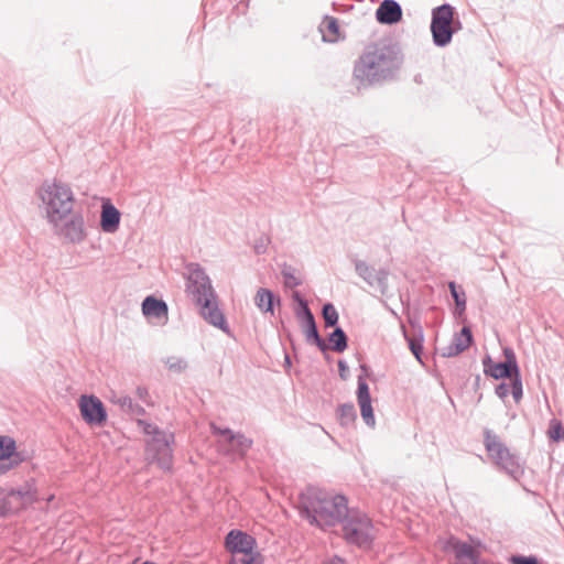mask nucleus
<instances>
[{"label":"nucleus","instance_id":"obj_11","mask_svg":"<svg viewBox=\"0 0 564 564\" xmlns=\"http://www.w3.org/2000/svg\"><path fill=\"white\" fill-rule=\"evenodd\" d=\"M503 354L506 357L503 362L496 364L489 356L484 359V371L487 376L495 379H502L511 378L516 372H518L519 367L513 350L511 348H505Z\"/></svg>","mask_w":564,"mask_h":564},{"label":"nucleus","instance_id":"obj_28","mask_svg":"<svg viewBox=\"0 0 564 564\" xmlns=\"http://www.w3.org/2000/svg\"><path fill=\"white\" fill-rule=\"evenodd\" d=\"M323 318L326 327L335 326L338 322V313L335 306L327 303L323 306Z\"/></svg>","mask_w":564,"mask_h":564},{"label":"nucleus","instance_id":"obj_16","mask_svg":"<svg viewBox=\"0 0 564 564\" xmlns=\"http://www.w3.org/2000/svg\"><path fill=\"white\" fill-rule=\"evenodd\" d=\"M197 305L200 306V314L206 322L229 334V326L221 310L218 307L216 295L208 297L207 305L205 303H198Z\"/></svg>","mask_w":564,"mask_h":564},{"label":"nucleus","instance_id":"obj_1","mask_svg":"<svg viewBox=\"0 0 564 564\" xmlns=\"http://www.w3.org/2000/svg\"><path fill=\"white\" fill-rule=\"evenodd\" d=\"M39 208L53 234L62 241L80 245L88 237L82 212L75 210L76 197L72 187L58 180L45 181L36 189Z\"/></svg>","mask_w":564,"mask_h":564},{"label":"nucleus","instance_id":"obj_19","mask_svg":"<svg viewBox=\"0 0 564 564\" xmlns=\"http://www.w3.org/2000/svg\"><path fill=\"white\" fill-rule=\"evenodd\" d=\"M121 214L110 202L101 205L100 227L106 234H115L120 226Z\"/></svg>","mask_w":564,"mask_h":564},{"label":"nucleus","instance_id":"obj_36","mask_svg":"<svg viewBox=\"0 0 564 564\" xmlns=\"http://www.w3.org/2000/svg\"><path fill=\"white\" fill-rule=\"evenodd\" d=\"M449 289H451V294L452 296L454 297L455 300V303L457 305L458 308H460L462 311H464L466 308V300H465V294L462 293V295L457 292L456 290V285L454 282H451L449 283Z\"/></svg>","mask_w":564,"mask_h":564},{"label":"nucleus","instance_id":"obj_10","mask_svg":"<svg viewBox=\"0 0 564 564\" xmlns=\"http://www.w3.org/2000/svg\"><path fill=\"white\" fill-rule=\"evenodd\" d=\"M213 431L224 437L221 447L232 459L242 458L252 445L250 438L240 433L234 434L229 429L221 430L213 425Z\"/></svg>","mask_w":564,"mask_h":564},{"label":"nucleus","instance_id":"obj_7","mask_svg":"<svg viewBox=\"0 0 564 564\" xmlns=\"http://www.w3.org/2000/svg\"><path fill=\"white\" fill-rule=\"evenodd\" d=\"M186 291L193 301L208 304V297L215 294L209 276L205 270L196 263L187 265Z\"/></svg>","mask_w":564,"mask_h":564},{"label":"nucleus","instance_id":"obj_24","mask_svg":"<svg viewBox=\"0 0 564 564\" xmlns=\"http://www.w3.org/2000/svg\"><path fill=\"white\" fill-rule=\"evenodd\" d=\"M321 31L323 33L324 41L335 42L339 36L337 20L333 17H325L321 24Z\"/></svg>","mask_w":564,"mask_h":564},{"label":"nucleus","instance_id":"obj_38","mask_svg":"<svg viewBox=\"0 0 564 564\" xmlns=\"http://www.w3.org/2000/svg\"><path fill=\"white\" fill-rule=\"evenodd\" d=\"M243 556L241 558V563L242 564H260V555L259 553L256 551V549L249 551V552H245V553H241Z\"/></svg>","mask_w":564,"mask_h":564},{"label":"nucleus","instance_id":"obj_34","mask_svg":"<svg viewBox=\"0 0 564 564\" xmlns=\"http://www.w3.org/2000/svg\"><path fill=\"white\" fill-rule=\"evenodd\" d=\"M282 275L285 280V284L290 288H294L301 284V280L294 275L293 269L291 267H285L282 270Z\"/></svg>","mask_w":564,"mask_h":564},{"label":"nucleus","instance_id":"obj_23","mask_svg":"<svg viewBox=\"0 0 564 564\" xmlns=\"http://www.w3.org/2000/svg\"><path fill=\"white\" fill-rule=\"evenodd\" d=\"M274 300L275 296L272 291L260 288L254 296V304L261 312L273 314Z\"/></svg>","mask_w":564,"mask_h":564},{"label":"nucleus","instance_id":"obj_22","mask_svg":"<svg viewBox=\"0 0 564 564\" xmlns=\"http://www.w3.org/2000/svg\"><path fill=\"white\" fill-rule=\"evenodd\" d=\"M473 340L469 327H463L460 333L455 335L452 345H449L444 352L445 356H455L466 350Z\"/></svg>","mask_w":564,"mask_h":564},{"label":"nucleus","instance_id":"obj_29","mask_svg":"<svg viewBox=\"0 0 564 564\" xmlns=\"http://www.w3.org/2000/svg\"><path fill=\"white\" fill-rule=\"evenodd\" d=\"M164 364L171 371L174 372H183L187 368L186 360L177 356L167 357Z\"/></svg>","mask_w":564,"mask_h":564},{"label":"nucleus","instance_id":"obj_9","mask_svg":"<svg viewBox=\"0 0 564 564\" xmlns=\"http://www.w3.org/2000/svg\"><path fill=\"white\" fill-rule=\"evenodd\" d=\"M78 408L83 420L95 426H101L107 421V411L104 403L94 394H83L78 400Z\"/></svg>","mask_w":564,"mask_h":564},{"label":"nucleus","instance_id":"obj_3","mask_svg":"<svg viewBox=\"0 0 564 564\" xmlns=\"http://www.w3.org/2000/svg\"><path fill=\"white\" fill-rule=\"evenodd\" d=\"M300 513L322 529L343 522L348 512L345 496H299Z\"/></svg>","mask_w":564,"mask_h":564},{"label":"nucleus","instance_id":"obj_41","mask_svg":"<svg viewBox=\"0 0 564 564\" xmlns=\"http://www.w3.org/2000/svg\"><path fill=\"white\" fill-rule=\"evenodd\" d=\"M135 394L138 395V398L140 400L147 402V399L149 397V391L145 387L140 386L135 389Z\"/></svg>","mask_w":564,"mask_h":564},{"label":"nucleus","instance_id":"obj_2","mask_svg":"<svg viewBox=\"0 0 564 564\" xmlns=\"http://www.w3.org/2000/svg\"><path fill=\"white\" fill-rule=\"evenodd\" d=\"M400 64L401 58L393 47L373 44L359 57L354 75L361 83L372 84L391 77Z\"/></svg>","mask_w":564,"mask_h":564},{"label":"nucleus","instance_id":"obj_42","mask_svg":"<svg viewBox=\"0 0 564 564\" xmlns=\"http://www.w3.org/2000/svg\"><path fill=\"white\" fill-rule=\"evenodd\" d=\"M338 368H339V376L341 377V379H346L347 378V372H348V367L346 366L345 361L340 360L338 362Z\"/></svg>","mask_w":564,"mask_h":564},{"label":"nucleus","instance_id":"obj_43","mask_svg":"<svg viewBox=\"0 0 564 564\" xmlns=\"http://www.w3.org/2000/svg\"><path fill=\"white\" fill-rule=\"evenodd\" d=\"M324 564H343V561L339 557H333L326 561Z\"/></svg>","mask_w":564,"mask_h":564},{"label":"nucleus","instance_id":"obj_6","mask_svg":"<svg viewBox=\"0 0 564 564\" xmlns=\"http://www.w3.org/2000/svg\"><path fill=\"white\" fill-rule=\"evenodd\" d=\"M454 8L451 4H442L432 10L431 32L433 43L444 47L451 43L454 28Z\"/></svg>","mask_w":564,"mask_h":564},{"label":"nucleus","instance_id":"obj_4","mask_svg":"<svg viewBox=\"0 0 564 564\" xmlns=\"http://www.w3.org/2000/svg\"><path fill=\"white\" fill-rule=\"evenodd\" d=\"M484 444L489 458L499 469L506 471L514 479L523 475V465L519 457L509 451L497 434L486 430Z\"/></svg>","mask_w":564,"mask_h":564},{"label":"nucleus","instance_id":"obj_35","mask_svg":"<svg viewBox=\"0 0 564 564\" xmlns=\"http://www.w3.org/2000/svg\"><path fill=\"white\" fill-rule=\"evenodd\" d=\"M138 425L142 429L143 433L147 435H151L152 437L162 434L164 431H161L156 425L148 423L143 420L137 421Z\"/></svg>","mask_w":564,"mask_h":564},{"label":"nucleus","instance_id":"obj_5","mask_svg":"<svg viewBox=\"0 0 564 564\" xmlns=\"http://www.w3.org/2000/svg\"><path fill=\"white\" fill-rule=\"evenodd\" d=\"M345 539L361 547L370 545L375 539V529L369 518L358 510H350L343 520Z\"/></svg>","mask_w":564,"mask_h":564},{"label":"nucleus","instance_id":"obj_39","mask_svg":"<svg viewBox=\"0 0 564 564\" xmlns=\"http://www.w3.org/2000/svg\"><path fill=\"white\" fill-rule=\"evenodd\" d=\"M509 561L511 564H540L538 558L534 556L513 555Z\"/></svg>","mask_w":564,"mask_h":564},{"label":"nucleus","instance_id":"obj_12","mask_svg":"<svg viewBox=\"0 0 564 564\" xmlns=\"http://www.w3.org/2000/svg\"><path fill=\"white\" fill-rule=\"evenodd\" d=\"M296 297L300 302V305L302 306V312L297 314L299 318L302 319V328L303 333L305 335V339L307 343L315 344L322 351L327 349L326 343L321 338L317 326L315 323L314 315L312 314L311 310L308 308V305L306 301L303 299H300L296 294Z\"/></svg>","mask_w":564,"mask_h":564},{"label":"nucleus","instance_id":"obj_27","mask_svg":"<svg viewBox=\"0 0 564 564\" xmlns=\"http://www.w3.org/2000/svg\"><path fill=\"white\" fill-rule=\"evenodd\" d=\"M355 270L357 274L362 278L369 285H375L372 278L377 271L373 268L368 265L365 261L358 260L355 262Z\"/></svg>","mask_w":564,"mask_h":564},{"label":"nucleus","instance_id":"obj_30","mask_svg":"<svg viewBox=\"0 0 564 564\" xmlns=\"http://www.w3.org/2000/svg\"><path fill=\"white\" fill-rule=\"evenodd\" d=\"M547 435L554 442L564 440V429L558 420H551Z\"/></svg>","mask_w":564,"mask_h":564},{"label":"nucleus","instance_id":"obj_17","mask_svg":"<svg viewBox=\"0 0 564 564\" xmlns=\"http://www.w3.org/2000/svg\"><path fill=\"white\" fill-rule=\"evenodd\" d=\"M226 549L234 554H241L256 549V540L246 532L231 530L226 536Z\"/></svg>","mask_w":564,"mask_h":564},{"label":"nucleus","instance_id":"obj_47","mask_svg":"<svg viewBox=\"0 0 564 564\" xmlns=\"http://www.w3.org/2000/svg\"><path fill=\"white\" fill-rule=\"evenodd\" d=\"M469 564H477V563H469Z\"/></svg>","mask_w":564,"mask_h":564},{"label":"nucleus","instance_id":"obj_18","mask_svg":"<svg viewBox=\"0 0 564 564\" xmlns=\"http://www.w3.org/2000/svg\"><path fill=\"white\" fill-rule=\"evenodd\" d=\"M108 400L110 403L118 406L121 412L128 415L142 416L145 414L144 408L134 403L132 399L123 392L111 391Z\"/></svg>","mask_w":564,"mask_h":564},{"label":"nucleus","instance_id":"obj_26","mask_svg":"<svg viewBox=\"0 0 564 564\" xmlns=\"http://www.w3.org/2000/svg\"><path fill=\"white\" fill-rule=\"evenodd\" d=\"M338 417L341 425L347 426L355 422L357 414L352 403L341 404L338 409Z\"/></svg>","mask_w":564,"mask_h":564},{"label":"nucleus","instance_id":"obj_33","mask_svg":"<svg viewBox=\"0 0 564 564\" xmlns=\"http://www.w3.org/2000/svg\"><path fill=\"white\" fill-rule=\"evenodd\" d=\"M405 338L409 341V347H410L412 354L415 356V358L420 362H422L421 355H422V350H423V345H422L423 338L421 337L420 339H414V338L408 337L406 335H405Z\"/></svg>","mask_w":564,"mask_h":564},{"label":"nucleus","instance_id":"obj_46","mask_svg":"<svg viewBox=\"0 0 564 564\" xmlns=\"http://www.w3.org/2000/svg\"><path fill=\"white\" fill-rule=\"evenodd\" d=\"M140 564H154V563L150 562V561H144V562L140 563Z\"/></svg>","mask_w":564,"mask_h":564},{"label":"nucleus","instance_id":"obj_14","mask_svg":"<svg viewBox=\"0 0 564 564\" xmlns=\"http://www.w3.org/2000/svg\"><path fill=\"white\" fill-rule=\"evenodd\" d=\"M143 315L153 324L165 325L169 321L167 304L154 296H147L142 302Z\"/></svg>","mask_w":564,"mask_h":564},{"label":"nucleus","instance_id":"obj_44","mask_svg":"<svg viewBox=\"0 0 564 564\" xmlns=\"http://www.w3.org/2000/svg\"><path fill=\"white\" fill-rule=\"evenodd\" d=\"M3 496H0V503L3 502ZM6 511L4 506L0 505V513H3Z\"/></svg>","mask_w":564,"mask_h":564},{"label":"nucleus","instance_id":"obj_32","mask_svg":"<svg viewBox=\"0 0 564 564\" xmlns=\"http://www.w3.org/2000/svg\"><path fill=\"white\" fill-rule=\"evenodd\" d=\"M372 280L375 281L373 286H377L381 294H386L388 291V271L380 269L376 272Z\"/></svg>","mask_w":564,"mask_h":564},{"label":"nucleus","instance_id":"obj_15","mask_svg":"<svg viewBox=\"0 0 564 564\" xmlns=\"http://www.w3.org/2000/svg\"><path fill=\"white\" fill-rule=\"evenodd\" d=\"M357 401L360 408L361 417L365 423L373 427L376 424L369 387L362 376L358 377Z\"/></svg>","mask_w":564,"mask_h":564},{"label":"nucleus","instance_id":"obj_45","mask_svg":"<svg viewBox=\"0 0 564 564\" xmlns=\"http://www.w3.org/2000/svg\"><path fill=\"white\" fill-rule=\"evenodd\" d=\"M10 494H17V495H20V494H23V492H22V491H20V490H18V491L12 490ZM25 494H30V492H29V491H26Z\"/></svg>","mask_w":564,"mask_h":564},{"label":"nucleus","instance_id":"obj_13","mask_svg":"<svg viewBox=\"0 0 564 564\" xmlns=\"http://www.w3.org/2000/svg\"><path fill=\"white\" fill-rule=\"evenodd\" d=\"M24 459L25 457L17 452L15 441L10 436L0 435V460H7L0 464V474H4L17 467Z\"/></svg>","mask_w":564,"mask_h":564},{"label":"nucleus","instance_id":"obj_20","mask_svg":"<svg viewBox=\"0 0 564 564\" xmlns=\"http://www.w3.org/2000/svg\"><path fill=\"white\" fill-rule=\"evenodd\" d=\"M440 543L443 550L453 552L458 560L467 558L470 563H476L475 549L470 544L460 542L454 536H449Z\"/></svg>","mask_w":564,"mask_h":564},{"label":"nucleus","instance_id":"obj_31","mask_svg":"<svg viewBox=\"0 0 564 564\" xmlns=\"http://www.w3.org/2000/svg\"><path fill=\"white\" fill-rule=\"evenodd\" d=\"M512 382H511V393H512V397L514 399V401L517 403L520 402V400L522 399V395H523V389H522V380H521V376H520V372H516L512 377Z\"/></svg>","mask_w":564,"mask_h":564},{"label":"nucleus","instance_id":"obj_21","mask_svg":"<svg viewBox=\"0 0 564 564\" xmlns=\"http://www.w3.org/2000/svg\"><path fill=\"white\" fill-rule=\"evenodd\" d=\"M377 20L384 24H393L401 20V6L394 0H384L376 12Z\"/></svg>","mask_w":564,"mask_h":564},{"label":"nucleus","instance_id":"obj_37","mask_svg":"<svg viewBox=\"0 0 564 564\" xmlns=\"http://www.w3.org/2000/svg\"><path fill=\"white\" fill-rule=\"evenodd\" d=\"M243 556L241 558V563L242 564H260V555L259 553L256 551V549L249 551V552H245V553H241Z\"/></svg>","mask_w":564,"mask_h":564},{"label":"nucleus","instance_id":"obj_25","mask_svg":"<svg viewBox=\"0 0 564 564\" xmlns=\"http://www.w3.org/2000/svg\"><path fill=\"white\" fill-rule=\"evenodd\" d=\"M329 343L334 351L343 352L347 348V336L345 332L340 327L335 328L329 335Z\"/></svg>","mask_w":564,"mask_h":564},{"label":"nucleus","instance_id":"obj_8","mask_svg":"<svg viewBox=\"0 0 564 564\" xmlns=\"http://www.w3.org/2000/svg\"><path fill=\"white\" fill-rule=\"evenodd\" d=\"M173 442L174 434L169 432H163L148 442V456L156 462L161 469L169 470L172 466L173 451L171 445Z\"/></svg>","mask_w":564,"mask_h":564},{"label":"nucleus","instance_id":"obj_40","mask_svg":"<svg viewBox=\"0 0 564 564\" xmlns=\"http://www.w3.org/2000/svg\"><path fill=\"white\" fill-rule=\"evenodd\" d=\"M509 392L510 387L505 382L498 384L496 388V394L502 400H505L509 395Z\"/></svg>","mask_w":564,"mask_h":564}]
</instances>
